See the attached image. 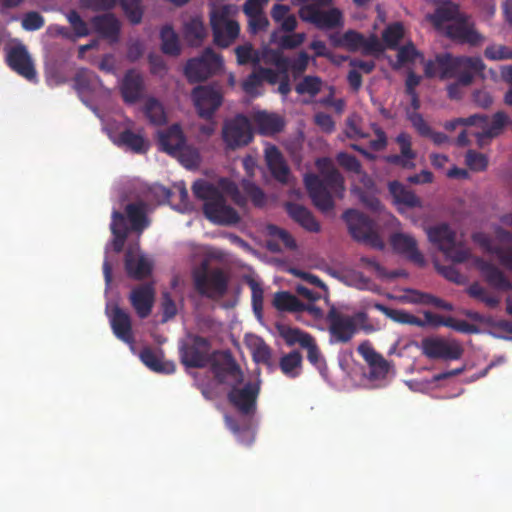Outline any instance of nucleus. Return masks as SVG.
<instances>
[{
	"label": "nucleus",
	"instance_id": "f257e3e1",
	"mask_svg": "<svg viewBox=\"0 0 512 512\" xmlns=\"http://www.w3.org/2000/svg\"><path fill=\"white\" fill-rule=\"evenodd\" d=\"M321 177L310 173L304 177L305 187L313 204L321 211L328 212L334 207L332 191L343 189V177L333 166L329 158H320L316 161Z\"/></svg>",
	"mask_w": 512,
	"mask_h": 512
},
{
	"label": "nucleus",
	"instance_id": "f03ea898",
	"mask_svg": "<svg viewBox=\"0 0 512 512\" xmlns=\"http://www.w3.org/2000/svg\"><path fill=\"white\" fill-rule=\"evenodd\" d=\"M193 193L202 200L203 213L212 223L218 225H235L240 221L238 212L227 204L222 192L212 183L199 179L193 183Z\"/></svg>",
	"mask_w": 512,
	"mask_h": 512
},
{
	"label": "nucleus",
	"instance_id": "7ed1b4c3",
	"mask_svg": "<svg viewBox=\"0 0 512 512\" xmlns=\"http://www.w3.org/2000/svg\"><path fill=\"white\" fill-rule=\"evenodd\" d=\"M192 281L199 295L211 300H220L228 292L230 275L223 268H211L209 260L204 259L192 270Z\"/></svg>",
	"mask_w": 512,
	"mask_h": 512
},
{
	"label": "nucleus",
	"instance_id": "20e7f679",
	"mask_svg": "<svg viewBox=\"0 0 512 512\" xmlns=\"http://www.w3.org/2000/svg\"><path fill=\"white\" fill-rule=\"evenodd\" d=\"M343 219L355 241L377 250L384 249V241L376 230L375 222L370 217L356 209H348L343 213Z\"/></svg>",
	"mask_w": 512,
	"mask_h": 512
},
{
	"label": "nucleus",
	"instance_id": "39448f33",
	"mask_svg": "<svg viewBox=\"0 0 512 512\" xmlns=\"http://www.w3.org/2000/svg\"><path fill=\"white\" fill-rule=\"evenodd\" d=\"M330 343H348L358 331V326L367 320L364 312L353 315L344 314L332 307L326 316Z\"/></svg>",
	"mask_w": 512,
	"mask_h": 512
},
{
	"label": "nucleus",
	"instance_id": "423d86ee",
	"mask_svg": "<svg viewBox=\"0 0 512 512\" xmlns=\"http://www.w3.org/2000/svg\"><path fill=\"white\" fill-rule=\"evenodd\" d=\"M222 67L221 56L211 48H206L199 57L187 61L184 73L190 83H198L207 80Z\"/></svg>",
	"mask_w": 512,
	"mask_h": 512
},
{
	"label": "nucleus",
	"instance_id": "0eeeda50",
	"mask_svg": "<svg viewBox=\"0 0 512 512\" xmlns=\"http://www.w3.org/2000/svg\"><path fill=\"white\" fill-rule=\"evenodd\" d=\"M190 342L184 343L180 349V359L189 368H204L211 362V344L205 337L192 335Z\"/></svg>",
	"mask_w": 512,
	"mask_h": 512
},
{
	"label": "nucleus",
	"instance_id": "6e6552de",
	"mask_svg": "<svg viewBox=\"0 0 512 512\" xmlns=\"http://www.w3.org/2000/svg\"><path fill=\"white\" fill-rule=\"evenodd\" d=\"M232 384L227 394L229 403L242 415L253 416L257 409V399L260 394V384L247 382L243 387Z\"/></svg>",
	"mask_w": 512,
	"mask_h": 512
},
{
	"label": "nucleus",
	"instance_id": "1a4fd4ad",
	"mask_svg": "<svg viewBox=\"0 0 512 512\" xmlns=\"http://www.w3.org/2000/svg\"><path fill=\"white\" fill-rule=\"evenodd\" d=\"M191 97L198 115L203 119H211L223 102L220 87L200 85L192 90Z\"/></svg>",
	"mask_w": 512,
	"mask_h": 512
},
{
	"label": "nucleus",
	"instance_id": "9d476101",
	"mask_svg": "<svg viewBox=\"0 0 512 512\" xmlns=\"http://www.w3.org/2000/svg\"><path fill=\"white\" fill-rule=\"evenodd\" d=\"M222 137L227 148L237 149L248 145L253 138L250 122L244 115H237L226 121L222 129Z\"/></svg>",
	"mask_w": 512,
	"mask_h": 512
},
{
	"label": "nucleus",
	"instance_id": "9b49d317",
	"mask_svg": "<svg viewBox=\"0 0 512 512\" xmlns=\"http://www.w3.org/2000/svg\"><path fill=\"white\" fill-rule=\"evenodd\" d=\"M436 63L440 79L456 77L459 69L472 67L484 69L485 65L480 57L453 56L450 53L436 55Z\"/></svg>",
	"mask_w": 512,
	"mask_h": 512
},
{
	"label": "nucleus",
	"instance_id": "f8f14e48",
	"mask_svg": "<svg viewBox=\"0 0 512 512\" xmlns=\"http://www.w3.org/2000/svg\"><path fill=\"white\" fill-rule=\"evenodd\" d=\"M422 353L429 359L457 360L463 349L455 341L439 337H426L421 341Z\"/></svg>",
	"mask_w": 512,
	"mask_h": 512
},
{
	"label": "nucleus",
	"instance_id": "ddd939ff",
	"mask_svg": "<svg viewBox=\"0 0 512 512\" xmlns=\"http://www.w3.org/2000/svg\"><path fill=\"white\" fill-rule=\"evenodd\" d=\"M299 17L319 29H333L343 22L342 12L338 8L322 11L315 5H303L299 9Z\"/></svg>",
	"mask_w": 512,
	"mask_h": 512
},
{
	"label": "nucleus",
	"instance_id": "4468645a",
	"mask_svg": "<svg viewBox=\"0 0 512 512\" xmlns=\"http://www.w3.org/2000/svg\"><path fill=\"white\" fill-rule=\"evenodd\" d=\"M210 368L219 384H241L243 373L229 352L221 354L220 359H211Z\"/></svg>",
	"mask_w": 512,
	"mask_h": 512
},
{
	"label": "nucleus",
	"instance_id": "2eb2a0df",
	"mask_svg": "<svg viewBox=\"0 0 512 512\" xmlns=\"http://www.w3.org/2000/svg\"><path fill=\"white\" fill-rule=\"evenodd\" d=\"M441 33L455 42L472 46L480 44L483 40V36L474 29L473 23L466 14L447 24Z\"/></svg>",
	"mask_w": 512,
	"mask_h": 512
},
{
	"label": "nucleus",
	"instance_id": "dca6fc26",
	"mask_svg": "<svg viewBox=\"0 0 512 512\" xmlns=\"http://www.w3.org/2000/svg\"><path fill=\"white\" fill-rule=\"evenodd\" d=\"M210 23L214 43L219 47H228L239 35V24L234 20H229L224 14L213 13Z\"/></svg>",
	"mask_w": 512,
	"mask_h": 512
},
{
	"label": "nucleus",
	"instance_id": "f3484780",
	"mask_svg": "<svg viewBox=\"0 0 512 512\" xmlns=\"http://www.w3.org/2000/svg\"><path fill=\"white\" fill-rule=\"evenodd\" d=\"M6 62L13 71L27 80L33 81L36 79L37 73L33 60L24 45L19 44L11 47L7 52Z\"/></svg>",
	"mask_w": 512,
	"mask_h": 512
},
{
	"label": "nucleus",
	"instance_id": "a211bd4d",
	"mask_svg": "<svg viewBox=\"0 0 512 512\" xmlns=\"http://www.w3.org/2000/svg\"><path fill=\"white\" fill-rule=\"evenodd\" d=\"M129 298L137 315L142 319L147 318L151 314L155 300L154 287L151 283L139 285L131 291Z\"/></svg>",
	"mask_w": 512,
	"mask_h": 512
},
{
	"label": "nucleus",
	"instance_id": "6ab92c4d",
	"mask_svg": "<svg viewBox=\"0 0 512 512\" xmlns=\"http://www.w3.org/2000/svg\"><path fill=\"white\" fill-rule=\"evenodd\" d=\"M144 79L134 69L128 70L121 82L120 92L125 103L134 104L138 102L144 93Z\"/></svg>",
	"mask_w": 512,
	"mask_h": 512
},
{
	"label": "nucleus",
	"instance_id": "aec40b11",
	"mask_svg": "<svg viewBox=\"0 0 512 512\" xmlns=\"http://www.w3.org/2000/svg\"><path fill=\"white\" fill-rule=\"evenodd\" d=\"M265 161L272 177L281 184H288L290 168L276 146L271 145L265 149Z\"/></svg>",
	"mask_w": 512,
	"mask_h": 512
},
{
	"label": "nucleus",
	"instance_id": "412c9836",
	"mask_svg": "<svg viewBox=\"0 0 512 512\" xmlns=\"http://www.w3.org/2000/svg\"><path fill=\"white\" fill-rule=\"evenodd\" d=\"M111 328L115 336L125 343L133 344L132 323L130 315L115 305L109 314Z\"/></svg>",
	"mask_w": 512,
	"mask_h": 512
},
{
	"label": "nucleus",
	"instance_id": "4be33fe9",
	"mask_svg": "<svg viewBox=\"0 0 512 512\" xmlns=\"http://www.w3.org/2000/svg\"><path fill=\"white\" fill-rule=\"evenodd\" d=\"M125 270L128 277L134 280H143L152 273V262L144 255H136L133 251L127 250L124 260Z\"/></svg>",
	"mask_w": 512,
	"mask_h": 512
},
{
	"label": "nucleus",
	"instance_id": "5701e85b",
	"mask_svg": "<svg viewBox=\"0 0 512 512\" xmlns=\"http://www.w3.org/2000/svg\"><path fill=\"white\" fill-rule=\"evenodd\" d=\"M464 13H461L459 6L451 1H445L438 5L432 14L426 16L427 20L441 32L447 24L454 22Z\"/></svg>",
	"mask_w": 512,
	"mask_h": 512
},
{
	"label": "nucleus",
	"instance_id": "b1692460",
	"mask_svg": "<svg viewBox=\"0 0 512 512\" xmlns=\"http://www.w3.org/2000/svg\"><path fill=\"white\" fill-rule=\"evenodd\" d=\"M91 24L95 32L103 39L117 42L120 34V22L112 13L94 16Z\"/></svg>",
	"mask_w": 512,
	"mask_h": 512
},
{
	"label": "nucleus",
	"instance_id": "393cba45",
	"mask_svg": "<svg viewBox=\"0 0 512 512\" xmlns=\"http://www.w3.org/2000/svg\"><path fill=\"white\" fill-rule=\"evenodd\" d=\"M390 244L397 253L405 254L415 263H424V257L418 250L417 242L414 237L404 233H394L390 237Z\"/></svg>",
	"mask_w": 512,
	"mask_h": 512
},
{
	"label": "nucleus",
	"instance_id": "a878e982",
	"mask_svg": "<svg viewBox=\"0 0 512 512\" xmlns=\"http://www.w3.org/2000/svg\"><path fill=\"white\" fill-rule=\"evenodd\" d=\"M186 143L185 135L179 124H173L166 130L159 132V146L161 151L172 156Z\"/></svg>",
	"mask_w": 512,
	"mask_h": 512
},
{
	"label": "nucleus",
	"instance_id": "bb28decb",
	"mask_svg": "<svg viewBox=\"0 0 512 512\" xmlns=\"http://www.w3.org/2000/svg\"><path fill=\"white\" fill-rule=\"evenodd\" d=\"M286 210L289 216L307 231L314 233L320 231L319 222L306 207L296 203H288Z\"/></svg>",
	"mask_w": 512,
	"mask_h": 512
},
{
	"label": "nucleus",
	"instance_id": "cd10ccee",
	"mask_svg": "<svg viewBox=\"0 0 512 512\" xmlns=\"http://www.w3.org/2000/svg\"><path fill=\"white\" fill-rule=\"evenodd\" d=\"M480 270L486 282L493 288L500 291L512 290V283L508 277L494 264L482 262Z\"/></svg>",
	"mask_w": 512,
	"mask_h": 512
},
{
	"label": "nucleus",
	"instance_id": "c85d7f7f",
	"mask_svg": "<svg viewBox=\"0 0 512 512\" xmlns=\"http://www.w3.org/2000/svg\"><path fill=\"white\" fill-rule=\"evenodd\" d=\"M254 124L258 132L262 135H274L279 133L283 130L285 125L282 117L265 111L255 114Z\"/></svg>",
	"mask_w": 512,
	"mask_h": 512
},
{
	"label": "nucleus",
	"instance_id": "c756f323",
	"mask_svg": "<svg viewBox=\"0 0 512 512\" xmlns=\"http://www.w3.org/2000/svg\"><path fill=\"white\" fill-rule=\"evenodd\" d=\"M427 235L429 241L442 252L451 247L456 237L455 232L446 223L428 228Z\"/></svg>",
	"mask_w": 512,
	"mask_h": 512
},
{
	"label": "nucleus",
	"instance_id": "7c9ffc66",
	"mask_svg": "<svg viewBox=\"0 0 512 512\" xmlns=\"http://www.w3.org/2000/svg\"><path fill=\"white\" fill-rule=\"evenodd\" d=\"M141 361L152 371L164 374L175 372V364L172 361H164L161 356L151 348H144L140 352Z\"/></svg>",
	"mask_w": 512,
	"mask_h": 512
},
{
	"label": "nucleus",
	"instance_id": "2f4dec72",
	"mask_svg": "<svg viewBox=\"0 0 512 512\" xmlns=\"http://www.w3.org/2000/svg\"><path fill=\"white\" fill-rule=\"evenodd\" d=\"M404 296V301L410 304L433 305L446 311L453 310L452 304L429 293L421 292L415 289H408Z\"/></svg>",
	"mask_w": 512,
	"mask_h": 512
},
{
	"label": "nucleus",
	"instance_id": "473e14b6",
	"mask_svg": "<svg viewBox=\"0 0 512 512\" xmlns=\"http://www.w3.org/2000/svg\"><path fill=\"white\" fill-rule=\"evenodd\" d=\"M389 192L397 204H402L409 208L421 206V200L415 195L414 192L408 190L399 181H392L389 183Z\"/></svg>",
	"mask_w": 512,
	"mask_h": 512
},
{
	"label": "nucleus",
	"instance_id": "72a5a7b5",
	"mask_svg": "<svg viewBox=\"0 0 512 512\" xmlns=\"http://www.w3.org/2000/svg\"><path fill=\"white\" fill-rule=\"evenodd\" d=\"M116 144L126 147L138 154L145 153L148 150V144L145 138L130 129H125L119 133Z\"/></svg>",
	"mask_w": 512,
	"mask_h": 512
},
{
	"label": "nucleus",
	"instance_id": "f704fd0d",
	"mask_svg": "<svg viewBox=\"0 0 512 512\" xmlns=\"http://www.w3.org/2000/svg\"><path fill=\"white\" fill-rule=\"evenodd\" d=\"M508 116L503 111H498L492 116L491 123L487 122L484 130L475 134L477 141L482 144L484 139H492L501 134L503 128L508 123Z\"/></svg>",
	"mask_w": 512,
	"mask_h": 512
},
{
	"label": "nucleus",
	"instance_id": "c9c22d12",
	"mask_svg": "<svg viewBox=\"0 0 512 512\" xmlns=\"http://www.w3.org/2000/svg\"><path fill=\"white\" fill-rule=\"evenodd\" d=\"M125 211L133 231L142 232L149 225L144 203H129Z\"/></svg>",
	"mask_w": 512,
	"mask_h": 512
},
{
	"label": "nucleus",
	"instance_id": "e433bc0d",
	"mask_svg": "<svg viewBox=\"0 0 512 512\" xmlns=\"http://www.w3.org/2000/svg\"><path fill=\"white\" fill-rule=\"evenodd\" d=\"M375 308L396 323L413 326L422 325V319L407 311L389 308L379 303L375 305Z\"/></svg>",
	"mask_w": 512,
	"mask_h": 512
},
{
	"label": "nucleus",
	"instance_id": "4c0bfd02",
	"mask_svg": "<svg viewBox=\"0 0 512 512\" xmlns=\"http://www.w3.org/2000/svg\"><path fill=\"white\" fill-rule=\"evenodd\" d=\"M364 357L370 366V376L373 378H384L389 372V362L374 349L364 353Z\"/></svg>",
	"mask_w": 512,
	"mask_h": 512
},
{
	"label": "nucleus",
	"instance_id": "58836bf2",
	"mask_svg": "<svg viewBox=\"0 0 512 512\" xmlns=\"http://www.w3.org/2000/svg\"><path fill=\"white\" fill-rule=\"evenodd\" d=\"M161 50L164 54L178 56L181 52L177 33L170 25L162 27L160 32Z\"/></svg>",
	"mask_w": 512,
	"mask_h": 512
},
{
	"label": "nucleus",
	"instance_id": "ea45409f",
	"mask_svg": "<svg viewBox=\"0 0 512 512\" xmlns=\"http://www.w3.org/2000/svg\"><path fill=\"white\" fill-rule=\"evenodd\" d=\"M279 366L284 375L289 378H296L301 373L302 355L299 351L292 352L281 357Z\"/></svg>",
	"mask_w": 512,
	"mask_h": 512
},
{
	"label": "nucleus",
	"instance_id": "a19ab883",
	"mask_svg": "<svg viewBox=\"0 0 512 512\" xmlns=\"http://www.w3.org/2000/svg\"><path fill=\"white\" fill-rule=\"evenodd\" d=\"M273 305L282 312H300L302 302L290 292L280 291L275 293Z\"/></svg>",
	"mask_w": 512,
	"mask_h": 512
},
{
	"label": "nucleus",
	"instance_id": "79ce46f5",
	"mask_svg": "<svg viewBox=\"0 0 512 512\" xmlns=\"http://www.w3.org/2000/svg\"><path fill=\"white\" fill-rule=\"evenodd\" d=\"M144 114L149 122L155 126H162L167 122L163 105L156 98H149L144 105Z\"/></svg>",
	"mask_w": 512,
	"mask_h": 512
},
{
	"label": "nucleus",
	"instance_id": "37998d69",
	"mask_svg": "<svg viewBox=\"0 0 512 512\" xmlns=\"http://www.w3.org/2000/svg\"><path fill=\"white\" fill-rule=\"evenodd\" d=\"M206 35V28L198 18H193L184 26V37L191 46H199Z\"/></svg>",
	"mask_w": 512,
	"mask_h": 512
},
{
	"label": "nucleus",
	"instance_id": "c03bdc74",
	"mask_svg": "<svg viewBox=\"0 0 512 512\" xmlns=\"http://www.w3.org/2000/svg\"><path fill=\"white\" fill-rule=\"evenodd\" d=\"M172 157L177 158L184 167L189 169L197 167L201 161L198 149L187 145V143L179 149V152L172 155Z\"/></svg>",
	"mask_w": 512,
	"mask_h": 512
},
{
	"label": "nucleus",
	"instance_id": "a18cd8bd",
	"mask_svg": "<svg viewBox=\"0 0 512 512\" xmlns=\"http://www.w3.org/2000/svg\"><path fill=\"white\" fill-rule=\"evenodd\" d=\"M66 18L72 28L71 33L73 41H76L78 38L86 37L90 34L88 24L81 18L76 10H70L66 14Z\"/></svg>",
	"mask_w": 512,
	"mask_h": 512
},
{
	"label": "nucleus",
	"instance_id": "49530a36",
	"mask_svg": "<svg viewBox=\"0 0 512 512\" xmlns=\"http://www.w3.org/2000/svg\"><path fill=\"white\" fill-rule=\"evenodd\" d=\"M322 88V79L318 76L307 75L295 86V91L299 95L308 94L315 97Z\"/></svg>",
	"mask_w": 512,
	"mask_h": 512
},
{
	"label": "nucleus",
	"instance_id": "de8ad7c7",
	"mask_svg": "<svg viewBox=\"0 0 512 512\" xmlns=\"http://www.w3.org/2000/svg\"><path fill=\"white\" fill-rule=\"evenodd\" d=\"M120 5L132 24H139L143 17L142 0H119Z\"/></svg>",
	"mask_w": 512,
	"mask_h": 512
},
{
	"label": "nucleus",
	"instance_id": "09e8293b",
	"mask_svg": "<svg viewBox=\"0 0 512 512\" xmlns=\"http://www.w3.org/2000/svg\"><path fill=\"white\" fill-rule=\"evenodd\" d=\"M404 28L399 22L389 25L382 34V39L390 49H396L403 38Z\"/></svg>",
	"mask_w": 512,
	"mask_h": 512
},
{
	"label": "nucleus",
	"instance_id": "8fccbe9b",
	"mask_svg": "<svg viewBox=\"0 0 512 512\" xmlns=\"http://www.w3.org/2000/svg\"><path fill=\"white\" fill-rule=\"evenodd\" d=\"M252 356L256 363H261L267 366L271 365V349L261 339H258L252 346Z\"/></svg>",
	"mask_w": 512,
	"mask_h": 512
},
{
	"label": "nucleus",
	"instance_id": "3c124183",
	"mask_svg": "<svg viewBox=\"0 0 512 512\" xmlns=\"http://www.w3.org/2000/svg\"><path fill=\"white\" fill-rule=\"evenodd\" d=\"M307 344L303 345V348L307 349V358L309 362L317 367V369L322 370L325 367V360L322 357V354L315 342V339L310 336L307 340Z\"/></svg>",
	"mask_w": 512,
	"mask_h": 512
},
{
	"label": "nucleus",
	"instance_id": "603ef678",
	"mask_svg": "<svg viewBox=\"0 0 512 512\" xmlns=\"http://www.w3.org/2000/svg\"><path fill=\"white\" fill-rule=\"evenodd\" d=\"M444 255L451 259L454 263H464L470 257V251L463 245L457 244L456 240L453 241L451 247L443 251Z\"/></svg>",
	"mask_w": 512,
	"mask_h": 512
},
{
	"label": "nucleus",
	"instance_id": "864d4df0",
	"mask_svg": "<svg viewBox=\"0 0 512 512\" xmlns=\"http://www.w3.org/2000/svg\"><path fill=\"white\" fill-rule=\"evenodd\" d=\"M363 42V34L354 30H348L342 35L339 44L347 48L349 51H357L361 48V44Z\"/></svg>",
	"mask_w": 512,
	"mask_h": 512
},
{
	"label": "nucleus",
	"instance_id": "5fc2aeb1",
	"mask_svg": "<svg viewBox=\"0 0 512 512\" xmlns=\"http://www.w3.org/2000/svg\"><path fill=\"white\" fill-rule=\"evenodd\" d=\"M465 161L467 166L471 170L477 172L486 170L488 166V158L484 154L476 152L474 150H469L466 153Z\"/></svg>",
	"mask_w": 512,
	"mask_h": 512
},
{
	"label": "nucleus",
	"instance_id": "6e6d98bb",
	"mask_svg": "<svg viewBox=\"0 0 512 512\" xmlns=\"http://www.w3.org/2000/svg\"><path fill=\"white\" fill-rule=\"evenodd\" d=\"M421 53L412 42H409L398 49L397 61L399 65L414 63Z\"/></svg>",
	"mask_w": 512,
	"mask_h": 512
},
{
	"label": "nucleus",
	"instance_id": "4d7b16f0",
	"mask_svg": "<svg viewBox=\"0 0 512 512\" xmlns=\"http://www.w3.org/2000/svg\"><path fill=\"white\" fill-rule=\"evenodd\" d=\"M468 294L476 298L490 307H495L498 304V299L487 293L486 289L479 283H473L468 288Z\"/></svg>",
	"mask_w": 512,
	"mask_h": 512
},
{
	"label": "nucleus",
	"instance_id": "13d9d810",
	"mask_svg": "<svg viewBox=\"0 0 512 512\" xmlns=\"http://www.w3.org/2000/svg\"><path fill=\"white\" fill-rule=\"evenodd\" d=\"M282 336L288 345L298 343L302 347L308 343L307 340L311 335L298 328H287L282 332Z\"/></svg>",
	"mask_w": 512,
	"mask_h": 512
},
{
	"label": "nucleus",
	"instance_id": "bf43d9fd",
	"mask_svg": "<svg viewBox=\"0 0 512 512\" xmlns=\"http://www.w3.org/2000/svg\"><path fill=\"white\" fill-rule=\"evenodd\" d=\"M336 160L338 164L347 171L356 174H359L361 172V163L354 155H351L346 152H340L337 154Z\"/></svg>",
	"mask_w": 512,
	"mask_h": 512
},
{
	"label": "nucleus",
	"instance_id": "052dcab7",
	"mask_svg": "<svg viewBox=\"0 0 512 512\" xmlns=\"http://www.w3.org/2000/svg\"><path fill=\"white\" fill-rule=\"evenodd\" d=\"M484 55L489 60L512 59V49L505 45H491L486 47Z\"/></svg>",
	"mask_w": 512,
	"mask_h": 512
},
{
	"label": "nucleus",
	"instance_id": "680f3d73",
	"mask_svg": "<svg viewBox=\"0 0 512 512\" xmlns=\"http://www.w3.org/2000/svg\"><path fill=\"white\" fill-rule=\"evenodd\" d=\"M237 61L240 65L248 63L257 64L259 62L258 55L254 52L251 45L238 46L235 49Z\"/></svg>",
	"mask_w": 512,
	"mask_h": 512
},
{
	"label": "nucleus",
	"instance_id": "e2e57ef3",
	"mask_svg": "<svg viewBox=\"0 0 512 512\" xmlns=\"http://www.w3.org/2000/svg\"><path fill=\"white\" fill-rule=\"evenodd\" d=\"M360 263L363 266L372 269L380 278H395L399 275L398 272L388 274L386 269L375 258L363 256L360 258Z\"/></svg>",
	"mask_w": 512,
	"mask_h": 512
},
{
	"label": "nucleus",
	"instance_id": "0e129e2a",
	"mask_svg": "<svg viewBox=\"0 0 512 512\" xmlns=\"http://www.w3.org/2000/svg\"><path fill=\"white\" fill-rule=\"evenodd\" d=\"M243 189L255 206L261 207L265 203V194L260 187L252 182H244Z\"/></svg>",
	"mask_w": 512,
	"mask_h": 512
},
{
	"label": "nucleus",
	"instance_id": "69168bd1",
	"mask_svg": "<svg viewBox=\"0 0 512 512\" xmlns=\"http://www.w3.org/2000/svg\"><path fill=\"white\" fill-rule=\"evenodd\" d=\"M44 23L43 16L35 11L26 13L22 19V27L26 31L39 30L44 26Z\"/></svg>",
	"mask_w": 512,
	"mask_h": 512
},
{
	"label": "nucleus",
	"instance_id": "338daca9",
	"mask_svg": "<svg viewBox=\"0 0 512 512\" xmlns=\"http://www.w3.org/2000/svg\"><path fill=\"white\" fill-rule=\"evenodd\" d=\"M407 118L421 136L428 137L431 135V128L420 113L408 111Z\"/></svg>",
	"mask_w": 512,
	"mask_h": 512
},
{
	"label": "nucleus",
	"instance_id": "774afa93",
	"mask_svg": "<svg viewBox=\"0 0 512 512\" xmlns=\"http://www.w3.org/2000/svg\"><path fill=\"white\" fill-rule=\"evenodd\" d=\"M268 232H269V235H271L272 237H276L279 240H281L286 248H288V249L296 248L297 245H296L295 239L285 229L280 228L276 225H269Z\"/></svg>",
	"mask_w": 512,
	"mask_h": 512
}]
</instances>
